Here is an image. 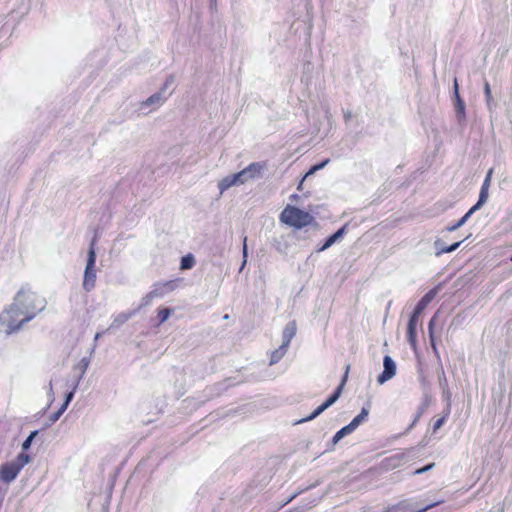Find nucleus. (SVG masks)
I'll list each match as a JSON object with an SVG mask.
<instances>
[{"mask_svg":"<svg viewBox=\"0 0 512 512\" xmlns=\"http://www.w3.org/2000/svg\"><path fill=\"white\" fill-rule=\"evenodd\" d=\"M46 307V300L28 288L22 287L13 302L0 313V327H5L6 334L20 330Z\"/></svg>","mask_w":512,"mask_h":512,"instance_id":"nucleus-1","label":"nucleus"},{"mask_svg":"<svg viewBox=\"0 0 512 512\" xmlns=\"http://www.w3.org/2000/svg\"><path fill=\"white\" fill-rule=\"evenodd\" d=\"M280 220L296 229L315 224V218L309 213L295 206L288 205L280 214Z\"/></svg>","mask_w":512,"mask_h":512,"instance_id":"nucleus-2","label":"nucleus"},{"mask_svg":"<svg viewBox=\"0 0 512 512\" xmlns=\"http://www.w3.org/2000/svg\"><path fill=\"white\" fill-rule=\"evenodd\" d=\"M30 461L31 457L27 453L21 452L15 460L1 464L0 481L5 484H10L17 478L20 471Z\"/></svg>","mask_w":512,"mask_h":512,"instance_id":"nucleus-3","label":"nucleus"},{"mask_svg":"<svg viewBox=\"0 0 512 512\" xmlns=\"http://www.w3.org/2000/svg\"><path fill=\"white\" fill-rule=\"evenodd\" d=\"M97 243V234L94 235L92 238L88 253H87V261H86V267L84 270V277H83V289L86 292H90L95 288L96 285V251L95 246Z\"/></svg>","mask_w":512,"mask_h":512,"instance_id":"nucleus-4","label":"nucleus"},{"mask_svg":"<svg viewBox=\"0 0 512 512\" xmlns=\"http://www.w3.org/2000/svg\"><path fill=\"white\" fill-rule=\"evenodd\" d=\"M350 365H346L344 375L340 381L338 387L334 390V392L320 405L318 406L309 416L299 420L297 423H303L314 420L320 414H322L326 409L332 406L341 396L344 386L346 385L348 379Z\"/></svg>","mask_w":512,"mask_h":512,"instance_id":"nucleus-5","label":"nucleus"},{"mask_svg":"<svg viewBox=\"0 0 512 512\" xmlns=\"http://www.w3.org/2000/svg\"><path fill=\"white\" fill-rule=\"evenodd\" d=\"M442 501L432 502L426 505H412L408 501H402L392 507L387 508L385 512H425L428 509L440 504Z\"/></svg>","mask_w":512,"mask_h":512,"instance_id":"nucleus-6","label":"nucleus"},{"mask_svg":"<svg viewBox=\"0 0 512 512\" xmlns=\"http://www.w3.org/2000/svg\"><path fill=\"white\" fill-rule=\"evenodd\" d=\"M166 99L167 96L162 90H160L143 101L140 105V110L144 113L151 112L152 110L160 107Z\"/></svg>","mask_w":512,"mask_h":512,"instance_id":"nucleus-7","label":"nucleus"},{"mask_svg":"<svg viewBox=\"0 0 512 512\" xmlns=\"http://www.w3.org/2000/svg\"><path fill=\"white\" fill-rule=\"evenodd\" d=\"M396 374V363L395 361L389 356L385 355L383 358V371L382 373L377 377V382L379 384H384L388 380L392 379Z\"/></svg>","mask_w":512,"mask_h":512,"instance_id":"nucleus-8","label":"nucleus"},{"mask_svg":"<svg viewBox=\"0 0 512 512\" xmlns=\"http://www.w3.org/2000/svg\"><path fill=\"white\" fill-rule=\"evenodd\" d=\"M263 167V164L259 162H253L249 164L246 168L237 173V175H239L240 178V183L243 184L249 179H254L260 176Z\"/></svg>","mask_w":512,"mask_h":512,"instance_id":"nucleus-9","label":"nucleus"},{"mask_svg":"<svg viewBox=\"0 0 512 512\" xmlns=\"http://www.w3.org/2000/svg\"><path fill=\"white\" fill-rule=\"evenodd\" d=\"M420 314L413 310L407 324V340L410 346L415 349L417 346L416 327Z\"/></svg>","mask_w":512,"mask_h":512,"instance_id":"nucleus-10","label":"nucleus"},{"mask_svg":"<svg viewBox=\"0 0 512 512\" xmlns=\"http://www.w3.org/2000/svg\"><path fill=\"white\" fill-rule=\"evenodd\" d=\"M454 107L455 115L460 125H464L463 119L465 116V104L459 95V87L457 79H454Z\"/></svg>","mask_w":512,"mask_h":512,"instance_id":"nucleus-11","label":"nucleus"},{"mask_svg":"<svg viewBox=\"0 0 512 512\" xmlns=\"http://www.w3.org/2000/svg\"><path fill=\"white\" fill-rule=\"evenodd\" d=\"M348 224L343 225L341 228H339L335 233L330 235L326 238L325 242L321 247L317 249L318 252H322L330 248L332 245H334L336 242H338L340 239L343 238V236L347 232Z\"/></svg>","mask_w":512,"mask_h":512,"instance_id":"nucleus-12","label":"nucleus"},{"mask_svg":"<svg viewBox=\"0 0 512 512\" xmlns=\"http://www.w3.org/2000/svg\"><path fill=\"white\" fill-rule=\"evenodd\" d=\"M89 363H90L89 359L82 358L80 360V362L73 367L74 389L78 388L80 381L83 379V377L88 369Z\"/></svg>","mask_w":512,"mask_h":512,"instance_id":"nucleus-13","label":"nucleus"},{"mask_svg":"<svg viewBox=\"0 0 512 512\" xmlns=\"http://www.w3.org/2000/svg\"><path fill=\"white\" fill-rule=\"evenodd\" d=\"M297 326L295 321L288 322L282 332V346L283 348H288L291 340L296 335Z\"/></svg>","mask_w":512,"mask_h":512,"instance_id":"nucleus-14","label":"nucleus"},{"mask_svg":"<svg viewBox=\"0 0 512 512\" xmlns=\"http://www.w3.org/2000/svg\"><path fill=\"white\" fill-rule=\"evenodd\" d=\"M463 241L455 242L449 246H446L444 242L441 239H437L434 242L435 247V255L437 257L441 256L444 253H451L458 249V247L461 245Z\"/></svg>","mask_w":512,"mask_h":512,"instance_id":"nucleus-15","label":"nucleus"},{"mask_svg":"<svg viewBox=\"0 0 512 512\" xmlns=\"http://www.w3.org/2000/svg\"><path fill=\"white\" fill-rule=\"evenodd\" d=\"M437 295V289L433 288L429 290L416 304L414 311L421 314L425 308L433 301Z\"/></svg>","mask_w":512,"mask_h":512,"instance_id":"nucleus-16","label":"nucleus"},{"mask_svg":"<svg viewBox=\"0 0 512 512\" xmlns=\"http://www.w3.org/2000/svg\"><path fill=\"white\" fill-rule=\"evenodd\" d=\"M237 184H241L239 175H237V173L223 178L218 184L220 195H222L230 187Z\"/></svg>","mask_w":512,"mask_h":512,"instance_id":"nucleus-17","label":"nucleus"},{"mask_svg":"<svg viewBox=\"0 0 512 512\" xmlns=\"http://www.w3.org/2000/svg\"><path fill=\"white\" fill-rule=\"evenodd\" d=\"M369 415V409L363 407L360 413L355 416L352 421L347 425L352 432H354L362 423H364Z\"/></svg>","mask_w":512,"mask_h":512,"instance_id":"nucleus-18","label":"nucleus"},{"mask_svg":"<svg viewBox=\"0 0 512 512\" xmlns=\"http://www.w3.org/2000/svg\"><path fill=\"white\" fill-rule=\"evenodd\" d=\"M135 313H136V311L129 312V313L122 312V313L118 314L116 317H114L109 329L119 328L124 323H126L132 317V315H134Z\"/></svg>","mask_w":512,"mask_h":512,"instance_id":"nucleus-19","label":"nucleus"},{"mask_svg":"<svg viewBox=\"0 0 512 512\" xmlns=\"http://www.w3.org/2000/svg\"><path fill=\"white\" fill-rule=\"evenodd\" d=\"M195 265V258L192 254H187L181 258L180 261V269L181 270H190Z\"/></svg>","mask_w":512,"mask_h":512,"instance_id":"nucleus-20","label":"nucleus"},{"mask_svg":"<svg viewBox=\"0 0 512 512\" xmlns=\"http://www.w3.org/2000/svg\"><path fill=\"white\" fill-rule=\"evenodd\" d=\"M287 349L288 348H283L282 345H280L279 348L275 349L271 353V359H270V363L269 364L270 365H274V364L278 363L283 358V356L286 354Z\"/></svg>","mask_w":512,"mask_h":512,"instance_id":"nucleus-21","label":"nucleus"},{"mask_svg":"<svg viewBox=\"0 0 512 512\" xmlns=\"http://www.w3.org/2000/svg\"><path fill=\"white\" fill-rule=\"evenodd\" d=\"M353 433L350 428L346 425L338 430L332 438V444L336 445L342 438Z\"/></svg>","mask_w":512,"mask_h":512,"instance_id":"nucleus-22","label":"nucleus"},{"mask_svg":"<svg viewBox=\"0 0 512 512\" xmlns=\"http://www.w3.org/2000/svg\"><path fill=\"white\" fill-rule=\"evenodd\" d=\"M492 174H493V169L491 168L488 170V172L486 174V177L482 183L480 193H479V194H484V197H487V198H488V190H489Z\"/></svg>","mask_w":512,"mask_h":512,"instance_id":"nucleus-23","label":"nucleus"},{"mask_svg":"<svg viewBox=\"0 0 512 512\" xmlns=\"http://www.w3.org/2000/svg\"><path fill=\"white\" fill-rule=\"evenodd\" d=\"M487 199V197H484V194H479L478 201L465 214L469 215L470 218L476 211H478L484 205Z\"/></svg>","mask_w":512,"mask_h":512,"instance_id":"nucleus-24","label":"nucleus"},{"mask_svg":"<svg viewBox=\"0 0 512 512\" xmlns=\"http://www.w3.org/2000/svg\"><path fill=\"white\" fill-rule=\"evenodd\" d=\"M450 415L449 407H446L443 416L437 419L433 424V431L436 432L438 429H440L444 423L446 422L447 418Z\"/></svg>","mask_w":512,"mask_h":512,"instance_id":"nucleus-25","label":"nucleus"},{"mask_svg":"<svg viewBox=\"0 0 512 512\" xmlns=\"http://www.w3.org/2000/svg\"><path fill=\"white\" fill-rule=\"evenodd\" d=\"M179 279L169 280L165 282H161L162 287L164 289L165 295L169 292L174 291L178 287Z\"/></svg>","mask_w":512,"mask_h":512,"instance_id":"nucleus-26","label":"nucleus"},{"mask_svg":"<svg viewBox=\"0 0 512 512\" xmlns=\"http://www.w3.org/2000/svg\"><path fill=\"white\" fill-rule=\"evenodd\" d=\"M154 299H156V298L153 296V294L151 292L147 293L145 296H143L141 298L140 304H139L138 308L135 311L137 312L140 309L149 306Z\"/></svg>","mask_w":512,"mask_h":512,"instance_id":"nucleus-27","label":"nucleus"},{"mask_svg":"<svg viewBox=\"0 0 512 512\" xmlns=\"http://www.w3.org/2000/svg\"><path fill=\"white\" fill-rule=\"evenodd\" d=\"M171 313H172V309H170V308L159 309L158 314H157L159 325L164 323L165 321H167V319L169 318Z\"/></svg>","mask_w":512,"mask_h":512,"instance_id":"nucleus-28","label":"nucleus"},{"mask_svg":"<svg viewBox=\"0 0 512 512\" xmlns=\"http://www.w3.org/2000/svg\"><path fill=\"white\" fill-rule=\"evenodd\" d=\"M484 94H485L487 106L489 107V109H491L492 105H493V98H492L490 84L488 83L487 80L484 81Z\"/></svg>","mask_w":512,"mask_h":512,"instance_id":"nucleus-29","label":"nucleus"},{"mask_svg":"<svg viewBox=\"0 0 512 512\" xmlns=\"http://www.w3.org/2000/svg\"><path fill=\"white\" fill-rule=\"evenodd\" d=\"M37 435H38V430H34L23 441V443H22V450H23L24 453H25V451H27L31 447V444H32L33 440L35 439V437Z\"/></svg>","mask_w":512,"mask_h":512,"instance_id":"nucleus-30","label":"nucleus"},{"mask_svg":"<svg viewBox=\"0 0 512 512\" xmlns=\"http://www.w3.org/2000/svg\"><path fill=\"white\" fill-rule=\"evenodd\" d=\"M468 219H469V215L464 214V216H462V217L460 218V220H458L456 223L449 225V226L446 228V229H447V231L452 232V231L457 230L458 228H460L461 226H463V225L468 221Z\"/></svg>","mask_w":512,"mask_h":512,"instance_id":"nucleus-31","label":"nucleus"},{"mask_svg":"<svg viewBox=\"0 0 512 512\" xmlns=\"http://www.w3.org/2000/svg\"><path fill=\"white\" fill-rule=\"evenodd\" d=\"M329 163V159H325L322 162L313 165L309 171L304 175V178L314 174L316 171L323 169Z\"/></svg>","mask_w":512,"mask_h":512,"instance_id":"nucleus-32","label":"nucleus"},{"mask_svg":"<svg viewBox=\"0 0 512 512\" xmlns=\"http://www.w3.org/2000/svg\"><path fill=\"white\" fill-rule=\"evenodd\" d=\"M155 298H162L165 296L164 289L161 282L155 283L150 291Z\"/></svg>","mask_w":512,"mask_h":512,"instance_id":"nucleus-33","label":"nucleus"},{"mask_svg":"<svg viewBox=\"0 0 512 512\" xmlns=\"http://www.w3.org/2000/svg\"><path fill=\"white\" fill-rule=\"evenodd\" d=\"M438 382L441 389H446L448 386V381L444 372V369L442 366H440V369L438 371Z\"/></svg>","mask_w":512,"mask_h":512,"instance_id":"nucleus-34","label":"nucleus"},{"mask_svg":"<svg viewBox=\"0 0 512 512\" xmlns=\"http://www.w3.org/2000/svg\"><path fill=\"white\" fill-rule=\"evenodd\" d=\"M242 254H243V261H242V264H241V267L239 268V272H241L244 268V266L246 265L247 263V257H248V248H247V237L245 236L244 239H243V249H242Z\"/></svg>","mask_w":512,"mask_h":512,"instance_id":"nucleus-35","label":"nucleus"},{"mask_svg":"<svg viewBox=\"0 0 512 512\" xmlns=\"http://www.w3.org/2000/svg\"><path fill=\"white\" fill-rule=\"evenodd\" d=\"M442 390V397L444 399V401H446V407H449V411L451 412V397H452V394L450 392V389L449 387H447L446 389H441Z\"/></svg>","mask_w":512,"mask_h":512,"instance_id":"nucleus-36","label":"nucleus"},{"mask_svg":"<svg viewBox=\"0 0 512 512\" xmlns=\"http://www.w3.org/2000/svg\"><path fill=\"white\" fill-rule=\"evenodd\" d=\"M69 386L72 389H71V391H69L65 394V399H64V402H67L68 404H70V402L73 400L75 392L77 390V389H74V380H72V382H71V384H69Z\"/></svg>","mask_w":512,"mask_h":512,"instance_id":"nucleus-37","label":"nucleus"},{"mask_svg":"<svg viewBox=\"0 0 512 512\" xmlns=\"http://www.w3.org/2000/svg\"><path fill=\"white\" fill-rule=\"evenodd\" d=\"M434 465H435L434 463H429V464L425 465V466H424V467H422V468L416 469V470L414 471V474H415V475L423 474V473H425V472H427V471L431 470V469L434 467Z\"/></svg>","mask_w":512,"mask_h":512,"instance_id":"nucleus-38","label":"nucleus"},{"mask_svg":"<svg viewBox=\"0 0 512 512\" xmlns=\"http://www.w3.org/2000/svg\"><path fill=\"white\" fill-rule=\"evenodd\" d=\"M424 411V406L419 407L417 414L415 415L411 425L409 426L408 430H410L420 419L422 413Z\"/></svg>","mask_w":512,"mask_h":512,"instance_id":"nucleus-39","label":"nucleus"},{"mask_svg":"<svg viewBox=\"0 0 512 512\" xmlns=\"http://www.w3.org/2000/svg\"><path fill=\"white\" fill-rule=\"evenodd\" d=\"M436 318H437V314H435L430 319V321L428 323V333H429V336H432V334H434V325H435Z\"/></svg>","mask_w":512,"mask_h":512,"instance_id":"nucleus-40","label":"nucleus"},{"mask_svg":"<svg viewBox=\"0 0 512 512\" xmlns=\"http://www.w3.org/2000/svg\"><path fill=\"white\" fill-rule=\"evenodd\" d=\"M61 415L62 414L59 411L52 413L49 416V424L48 425L54 424L56 421H58V419L61 417Z\"/></svg>","mask_w":512,"mask_h":512,"instance_id":"nucleus-41","label":"nucleus"},{"mask_svg":"<svg viewBox=\"0 0 512 512\" xmlns=\"http://www.w3.org/2000/svg\"><path fill=\"white\" fill-rule=\"evenodd\" d=\"M429 339H430L431 348L433 349L435 355L439 358V352H438V349L436 346L434 334H432V336H429Z\"/></svg>","mask_w":512,"mask_h":512,"instance_id":"nucleus-42","label":"nucleus"},{"mask_svg":"<svg viewBox=\"0 0 512 512\" xmlns=\"http://www.w3.org/2000/svg\"><path fill=\"white\" fill-rule=\"evenodd\" d=\"M173 82H174V78H173V76H169V77L166 79V81H165V83H164L163 87L161 88V90L165 93L166 89H167V88H168V87H169Z\"/></svg>","mask_w":512,"mask_h":512,"instance_id":"nucleus-43","label":"nucleus"},{"mask_svg":"<svg viewBox=\"0 0 512 512\" xmlns=\"http://www.w3.org/2000/svg\"><path fill=\"white\" fill-rule=\"evenodd\" d=\"M352 118V114L350 111H345L344 112V119H345V124L346 125H352V123L349 122V120Z\"/></svg>","mask_w":512,"mask_h":512,"instance_id":"nucleus-44","label":"nucleus"},{"mask_svg":"<svg viewBox=\"0 0 512 512\" xmlns=\"http://www.w3.org/2000/svg\"><path fill=\"white\" fill-rule=\"evenodd\" d=\"M68 406H69V404L67 402H63V404L57 411H59L61 414H63L66 411Z\"/></svg>","mask_w":512,"mask_h":512,"instance_id":"nucleus-45","label":"nucleus"},{"mask_svg":"<svg viewBox=\"0 0 512 512\" xmlns=\"http://www.w3.org/2000/svg\"><path fill=\"white\" fill-rule=\"evenodd\" d=\"M48 394L49 396L53 397L54 395V392H53V385H52V380L49 382V385H48Z\"/></svg>","mask_w":512,"mask_h":512,"instance_id":"nucleus-46","label":"nucleus"},{"mask_svg":"<svg viewBox=\"0 0 512 512\" xmlns=\"http://www.w3.org/2000/svg\"><path fill=\"white\" fill-rule=\"evenodd\" d=\"M403 458V455H395L390 458H387L386 461H393V460H401Z\"/></svg>","mask_w":512,"mask_h":512,"instance_id":"nucleus-47","label":"nucleus"},{"mask_svg":"<svg viewBox=\"0 0 512 512\" xmlns=\"http://www.w3.org/2000/svg\"><path fill=\"white\" fill-rule=\"evenodd\" d=\"M420 382L423 386L427 384L426 378L422 373L420 374Z\"/></svg>","mask_w":512,"mask_h":512,"instance_id":"nucleus-48","label":"nucleus"},{"mask_svg":"<svg viewBox=\"0 0 512 512\" xmlns=\"http://www.w3.org/2000/svg\"><path fill=\"white\" fill-rule=\"evenodd\" d=\"M305 179H306V178H304V177H303V178L300 180V182H299V184H298V186H297V190H299V191H300V190H302V188H303V183H304Z\"/></svg>","mask_w":512,"mask_h":512,"instance_id":"nucleus-49","label":"nucleus"},{"mask_svg":"<svg viewBox=\"0 0 512 512\" xmlns=\"http://www.w3.org/2000/svg\"><path fill=\"white\" fill-rule=\"evenodd\" d=\"M102 333H96L94 340L97 341L101 337Z\"/></svg>","mask_w":512,"mask_h":512,"instance_id":"nucleus-50","label":"nucleus"},{"mask_svg":"<svg viewBox=\"0 0 512 512\" xmlns=\"http://www.w3.org/2000/svg\"><path fill=\"white\" fill-rule=\"evenodd\" d=\"M511 260H512V256H511Z\"/></svg>","mask_w":512,"mask_h":512,"instance_id":"nucleus-51","label":"nucleus"}]
</instances>
